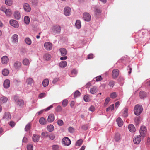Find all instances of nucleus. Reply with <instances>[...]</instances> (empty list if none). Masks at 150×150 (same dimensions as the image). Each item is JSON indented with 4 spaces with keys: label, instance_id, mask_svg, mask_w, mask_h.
<instances>
[{
    "label": "nucleus",
    "instance_id": "nucleus-1",
    "mask_svg": "<svg viewBox=\"0 0 150 150\" xmlns=\"http://www.w3.org/2000/svg\"><path fill=\"white\" fill-rule=\"evenodd\" d=\"M51 29L52 34L54 35H57L60 33L61 27L58 25H53Z\"/></svg>",
    "mask_w": 150,
    "mask_h": 150
},
{
    "label": "nucleus",
    "instance_id": "nucleus-2",
    "mask_svg": "<svg viewBox=\"0 0 150 150\" xmlns=\"http://www.w3.org/2000/svg\"><path fill=\"white\" fill-rule=\"evenodd\" d=\"M143 110V108L141 105H137L134 107V113L137 115H139L141 113Z\"/></svg>",
    "mask_w": 150,
    "mask_h": 150
},
{
    "label": "nucleus",
    "instance_id": "nucleus-3",
    "mask_svg": "<svg viewBox=\"0 0 150 150\" xmlns=\"http://www.w3.org/2000/svg\"><path fill=\"white\" fill-rule=\"evenodd\" d=\"M13 99L17 105L20 106H23V105L24 103L23 101L22 100L19 99L18 96H14Z\"/></svg>",
    "mask_w": 150,
    "mask_h": 150
},
{
    "label": "nucleus",
    "instance_id": "nucleus-4",
    "mask_svg": "<svg viewBox=\"0 0 150 150\" xmlns=\"http://www.w3.org/2000/svg\"><path fill=\"white\" fill-rule=\"evenodd\" d=\"M147 131L146 127L144 126H142L140 127V133L142 137H144Z\"/></svg>",
    "mask_w": 150,
    "mask_h": 150
},
{
    "label": "nucleus",
    "instance_id": "nucleus-5",
    "mask_svg": "<svg viewBox=\"0 0 150 150\" xmlns=\"http://www.w3.org/2000/svg\"><path fill=\"white\" fill-rule=\"evenodd\" d=\"M44 47L47 50H50L52 49V44L50 42H46L44 44Z\"/></svg>",
    "mask_w": 150,
    "mask_h": 150
},
{
    "label": "nucleus",
    "instance_id": "nucleus-6",
    "mask_svg": "<svg viewBox=\"0 0 150 150\" xmlns=\"http://www.w3.org/2000/svg\"><path fill=\"white\" fill-rule=\"evenodd\" d=\"M83 17L84 20L87 22H89L91 20V16L88 13L85 12L83 14Z\"/></svg>",
    "mask_w": 150,
    "mask_h": 150
},
{
    "label": "nucleus",
    "instance_id": "nucleus-7",
    "mask_svg": "<svg viewBox=\"0 0 150 150\" xmlns=\"http://www.w3.org/2000/svg\"><path fill=\"white\" fill-rule=\"evenodd\" d=\"M62 142L65 146H69L71 143L70 139L67 137H65L63 139Z\"/></svg>",
    "mask_w": 150,
    "mask_h": 150
},
{
    "label": "nucleus",
    "instance_id": "nucleus-8",
    "mask_svg": "<svg viewBox=\"0 0 150 150\" xmlns=\"http://www.w3.org/2000/svg\"><path fill=\"white\" fill-rule=\"evenodd\" d=\"M64 12L66 16H69L71 14V10L69 7L67 6L64 8Z\"/></svg>",
    "mask_w": 150,
    "mask_h": 150
},
{
    "label": "nucleus",
    "instance_id": "nucleus-9",
    "mask_svg": "<svg viewBox=\"0 0 150 150\" xmlns=\"http://www.w3.org/2000/svg\"><path fill=\"white\" fill-rule=\"evenodd\" d=\"M141 141V136L140 135H137L134 137L133 139L134 143L136 144H139Z\"/></svg>",
    "mask_w": 150,
    "mask_h": 150
},
{
    "label": "nucleus",
    "instance_id": "nucleus-10",
    "mask_svg": "<svg viewBox=\"0 0 150 150\" xmlns=\"http://www.w3.org/2000/svg\"><path fill=\"white\" fill-rule=\"evenodd\" d=\"M10 25L13 27L18 28L19 27V24L18 22L15 20H11L9 21Z\"/></svg>",
    "mask_w": 150,
    "mask_h": 150
},
{
    "label": "nucleus",
    "instance_id": "nucleus-11",
    "mask_svg": "<svg viewBox=\"0 0 150 150\" xmlns=\"http://www.w3.org/2000/svg\"><path fill=\"white\" fill-rule=\"evenodd\" d=\"M9 61V58L7 56H4L2 57L1 59V63L4 64H6Z\"/></svg>",
    "mask_w": 150,
    "mask_h": 150
},
{
    "label": "nucleus",
    "instance_id": "nucleus-12",
    "mask_svg": "<svg viewBox=\"0 0 150 150\" xmlns=\"http://www.w3.org/2000/svg\"><path fill=\"white\" fill-rule=\"evenodd\" d=\"M10 81L8 79L5 80L3 83L4 87L5 88H8L10 86Z\"/></svg>",
    "mask_w": 150,
    "mask_h": 150
},
{
    "label": "nucleus",
    "instance_id": "nucleus-13",
    "mask_svg": "<svg viewBox=\"0 0 150 150\" xmlns=\"http://www.w3.org/2000/svg\"><path fill=\"white\" fill-rule=\"evenodd\" d=\"M119 74V70L118 69H115L112 71V75L114 78L117 77L118 76Z\"/></svg>",
    "mask_w": 150,
    "mask_h": 150
},
{
    "label": "nucleus",
    "instance_id": "nucleus-14",
    "mask_svg": "<svg viewBox=\"0 0 150 150\" xmlns=\"http://www.w3.org/2000/svg\"><path fill=\"white\" fill-rule=\"evenodd\" d=\"M24 10L26 11L29 12L31 11V8L29 4L25 3L23 6Z\"/></svg>",
    "mask_w": 150,
    "mask_h": 150
},
{
    "label": "nucleus",
    "instance_id": "nucleus-15",
    "mask_svg": "<svg viewBox=\"0 0 150 150\" xmlns=\"http://www.w3.org/2000/svg\"><path fill=\"white\" fill-rule=\"evenodd\" d=\"M116 121L119 127H121L122 126L123 122L122 119L120 117H118L116 120Z\"/></svg>",
    "mask_w": 150,
    "mask_h": 150
},
{
    "label": "nucleus",
    "instance_id": "nucleus-16",
    "mask_svg": "<svg viewBox=\"0 0 150 150\" xmlns=\"http://www.w3.org/2000/svg\"><path fill=\"white\" fill-rule=\"evenodd\" d=\"M114 139L117 142L120 141L121 139V137L120 134L119 133H116Z\"/></svg>",
    "mask_w": 150,
    "mask_h": 150
},
{
    "label": "nucleus",
    "instance_id": "nucleus-17",
    "mask_svg": "<svg viewBox=\"0 0 150 150\" xmlns=\"http://www.w3.org/2000/svg\"><path fill=\"white\" fill-rule=\"evenodd\" d=\"M54 115L51 114L48 116L47 121L51 123L54 120Z\"/></svg>",
    "mask_w": 150,
    "mask_h": 150
},
{
    "label": "nucleus",
    "instance_id": "nucleus-18",
    "mask_svg": "<svg viewBox=\"0 0 150 150\" xmlns=\"http://www.w3.org/2000/svg\"><path fill=\"white\" fill-rule=\"evenodd\" d=\"M21 65V63L18 61H16L13 64V66L16 69H18L20 68Z\"/></svg>",
    "mask_w": 150,
    "mask_h": 150
},
{
    "label": "nucleus",
    "instance_id": "nucleus-19",
    "mask_svg": "<svg viewBox=\"0 0 150 150\" xmlns=\"http://www.w3.org/2000/svg\"><path fill=\"white\" fill-rule=\"evenodd\" d=\"M40 136L37 134H33L32 137V139L33 141L35 142H38L39 140Z\"/></svg>",
    "mask_w": 150,
    "mask_h": 150
},
{
    "label": "nucleus",
    "instance_id": "nucleus-20",
    "mask_svg": "<svg viewBox=\"0 0 150 150\" xmlns=\"http://www.w3.org/2000/svg\"><path fill=\"white\" fill-rule=\"evenodd\" d=\"M18 37L17 34H15L12 36V42L14 43L18 42Z\"/></svg>",
    "mask_w": 150,
    "mask_h": 150
},
{
    "label": "nucleus",
    "instance_id": "nucleus-21",
    "mask_svg": "<svg viewBox=\"0 0 150 150\" xmlns=\"http://www.w3.org/2000/svg\"><path fill=\"white\" fill-rule=\"evenodd\" d=\"M14 16L16 19L19 20L21 16L20 12L17 11H15L14 12Z\"/></svg>",
    "mask_w": 150,
    "mask_h": 150
},
{
    "label": "nucleus",
    "instance_id": "nucleus-22",
    "mask_svg": "<svg viewBox=\"0 0 150 150\" xmlns=\"http://www.w3.org/2000/svg\"><path fill=\"white\" fill-rule=\"evenodd\" d=\"M128 109L127 108H125L122 110V112L123 116L124 117H127L128 116Z\"/></svg>",
    "mask_w": 150,
    "mask_h": 150
},
{
    "label": "nucleus",
    "instance_id": "nucleus-23",
    "mask_svg": "<svg viewBox=\"0 0 150 150\" xmlns=\"http://www.w3.org/2000/svg\"><path fill=\"white\" fill-rule=\"evenodd\" d=\"M3 118L4 119H6L7 120H9L11 119V116L9 112H6L4 114Z\"/></svg>",
    "mask_w": 150,
    "mask_h": 150
},
{
    "label": "nucleus",
    "instance_id": "nucleus-24",
    "mask_svg": "<svg viewBox=\"0 0 150 150\" xmlns=\"http://www.w3.org/2000/svg\"><path fill=\"white\" fill-rule=\"evenodd\" d=\"M128 128L129 131L132 132H134L136 131L135 128L134 126L132 124H130L128 125Z\"/></svg>",
    "mask_w": 150,
    "mask_h": 150
},
{
    "label": "nucleus",
    "instance_id": "nucleus-25",
    "mask_svg": "<svg viewBox=\"0 0 150 150\" xmlns=\"http://www.w3.org/2000/svg\"><path fill=\"white\" fill-rule=\"evenodd\" d=\"M67 65V62L66 61H61L59 63V66L61 68H64Z\"/></svg>",
    "mask_w": 150,
    "mask_h": 150
},
{
    "label": "nucleus",
    "instance_id": "nucleus-26",
    "mask_svg": "<svg viewBox=\"0 0 150 150\" xmlns=\"http://www.w3.org/2000/svg\"><path fill=\"white\" fill-rule=\"evenodd\" d=\"M97 88L95 86H93L91 88L90 90V93L92 94H95L97 91Z\"/></svg>",
    "mask_w": 150,
    "mask_h": 150
},
{
    "label": "nucleus",
    "instance_id": "nucleus-27",
    "mask_svg": "<svg viewBox=\"0 0 150 150\" xmlns=\"http://www.w3.org/2000/svg\"><path fill=\"white\" fill-rule=\"evenodd\" d=\"M59 51L62 56H64L67 54V50L65 48H61L59 49Z\"/></svg>",
    "mask_w": 150,
    "mask_h": 150
},
{
    "label": "nucleus",
    "instance_id": "nucleus-28",
    "mask_svg": "<svg viewBox=\"0 0 150 150\" xmlns=\"http://www.w3.org/2000/svg\"><path fill=\"white\" fill-rule=\"evenodd\" d=\"M49 83V80L47 79H45L43 81L42 84L43 86L44 87L47 86Z\"/></svg>",
    "mask_w": 150,
    "mask_h": 150
},
{
    "label": "nucleus",
    "instance_id": "nucleus-29",
    "mask_svg": "<svg viewBox=\"0 0 150 150\" xmlns=\"http://www.w3.org/2000/svg\"><path fill=\"white\" fill-rule=\"evenodd\" d=\"M39 122L41 125H44L46 124V121L44 118L42 117L40 119Z\"/></svg>",
    "mask_w": 150,
    "mask_h": 150
},
{
    "label": "nucleus",
    "instance_id": "nucleus-30",
    "mask_svg": "<svg viewBox=\"0 0 150 150\" xmlns=\"http://www.w3.org/2000/svg\"><path fill=\"white\" fill-rule=\"evenodd\" d=\"M54 126L52 125H48L47 127V129L49 132H52L54 130Z\"/></svg>",
    "mask_w": 150,
    "mask_h": 150
},
{
    "label": "nucleus",
    "instance_id": "nucleus-31",
    "mask_svg": "<svg viewBox=\"0 0 150 150\" xmlns=\"http://www.w3.org/2000/svg\"><path fill=\"white\" fill-rule=\"evenodd\" d=\"M51 57L50 55L49 54H45L43 56V58L46 60H49L50 59Z\"/></svg>",
    "mask_w": 150,
    "mask_h": 150
},
{
    "label": "nucleus",
    "instance_id": "nucleus-32",
    "mask_svg": "<svg viewBox=\"0 0 150 150\" xmlns=\"http://www.w3.org/2000/svg\"><path fill=\"white\" fill-rule=\"evenodd\" d=\"M33 81V79L31 78H29L27 79L26 83L28 85H31Z\"/></svg>",
    "mask_w": 150,
    "mask_h": 150
},
{
    "label": "nucleus",
    "instance_id": "nucleus-33",
    "mask_svg": "<svg viewBox=\"0 0 150 150\" xmlns=\"http://www.w3.org/2000/svg\"><path fill=\"white\" fill-rule=\"evenodd\" d=\"M75 26L78 29H79L81 28V21L79 20H76Z\"/></svg>",
    "mask_w": 150,
    "mask_h": 150
},
{
    "label": "nucleus",
    "instance_id": "nucleus-34",
    "mask_svg": "<svg viewBox=\"0 0 150 150\" xmlns=\"http://www.w3.org/2000/svg\"><path fill=\"white\" fill-rule=\"evenodd\" d=\"M9 73V70L6 69H4L2 71V74L3 75L5 76H7L8 74Z\"/></svg>",
    "mask_w": 150,
    "mask_h": 150
},
{
    "label": "nucleus",
    "instance_id": "nucleus-35",
    "mask_svg": "<svg viewBox=\"0 0 150 150\" xmlns=\"http://www.w3.org/2000/svg\"><path fill=\"white\" fill-rule=\"evenodd\" d=\"M24 22L26 24L28 25L30 22V18L28 16H25L24 18Z\"/></svg>",
    "mask_w": 150,
    "mask_h": 150
},
{
    "label": "nucleus",
    "instance_id": "nucleus-36",
    "mask_svg": "<svg viewBox=\"0 0 150 150\" xmlns=\"http://www.w3.org/2000/svg\"><path fill=\"white\" fill-rule=\"evenodd\" d=\"M146 96V93L144 91H141L139 93V96L141 98H144Z\"/></svg>",
    "mask_w": 150,
    "mask_h": 150
},
{
    "label": "nucleus",
    "instance_id": "nucleus-37",
    "mask_svg": "<svg viewBox=\"0 0 150 150\" xmlns=\"http://www.w3.org/2000/svg\"><path fill=\"white\" fill-rule=\"evenodd\" d=\"M83 99L84 101L86 102H88L91 101V99L89 95H85L84 96Z\"/></svg>",
    "mask_w": 150,
    "mask_h": 150
},
{
    "label": "nucleus",
    "instance_id": "nucleus-38",
    "mask_svg": "<svg viewBox=\"0 0 150 150\" xmlns=\"http://www.w3.org/2000/svg\"><path fill=\"white\" fill-rule=\"evenodd\" d=\"M25 43L28 45H30L31 44L32 41L29 38H26L25 40Z\"/></svg>",
    "mask_w": 150,
    "mask_h": 150
},
{
    "label": "nucleus",
    "instance_id": "nucleus-39",
    "mask_svg": "<svg viewBox=\"0 0 150 150\" xmlns=\"http://www.w3.org/2000/svg\"><path fill=\"white\" fill-rule=\"evenodd\" d=\"M5 3L8 6H11L13 4V1L12 0H5Z\"/></svg>",
    "mask_w": 150,
    "mask_h": 150
},
{
    "label": "nucleus",
    "instance_id": "nucleus-40",
    "mask_svg": "<svg viewBox=\"0 0 150 150\" xmlns=\"http://www.w3.org/2000/svg\"><path fill=\"white\" fill-rule=\"evenodd\" d=\"M7 100V98L6 97L4 96H3L1 97L0 98L1 102L2 103H4L6 102Z\"/></svg>",
    "mask_w": 150,
    "mask_h": 150
},
{
    "label": "nucleus",
    "instance_id": "nucleus-41",
    "mask_svg": "<svg viewBox=\"0 0 150 150\" xmlns=\"http://www.w3.org/2000/svg\"><path fill=\"white\" fill-rule=\"evenodd\" d=\"M95 14L96 15H99L101 13L100 10L97 8H95L94 11Z\"/></svg>",
    "mask_w": 150,
    "mask_h": 150
},
{
    "label": "nucleus",
    "instance_id": "nucleus-42",
    "mask_svg": "<svg viewBox=\"0 0 150 150\" xmlns=\"http://www.w3.org/2000/svg\"><path fill=\"white\" fill-rule=\"evenodd\" d=\"M33 144H29L27 145V150H33Z\"/></svg>",
    "mask_w": 150,
    "mask_h": 150
},
{
    "label": "nucleus",
    "instance_id": "nucleus-43",
    "mask_svg": "<svg viewBox=\"0 0 150 150\" xmlns=\"http://www.w3.org/2000/svg\"><path fill=\"white\" fill-rule=\"evenodd\" d=\"M31 125L30 123H28L25 126V131H27L29 130L30 128Z\"/></svg>",
    "mask_w": 150,
    "mask_h": 150
},
{
    "label": "nucleus",
    "instance_id": "nucleus-44",
    "mask_svg": "<svg viewBox=\"0 0 150 150\" xmlns=\"http://www.w3.org/2000/svg\"><path fill=\"white\" fill-rule=\"evenodd\" d=\"M83 140L80 139L77 141L76 143V146H80L82 144Z\"/></svg>",
    "mask_w": 150,
    "mask_h": 150
},
{
    "label": "nucleus",
    "instance_id": "nucleus-45",
    "mask_svg": "<svg viewBox=\"0 0 150 150\" xmlns=\"http://www.w3.org/2000/svg\"><path fill=\"white\" fill-rule=\"evenodd\" d=\"M29 61L27 59L25 58L23 61V64L24 65H28L29 64Z\"/></svg>",
    "mask_w": 150,
    "mask_h": 150
},
{
    "label": "nucleus",
    "instance_id": "nucleus-46",
    "mask_svg": "<svg viewBox=\"0 0 150 150\" xmlns=\"http://www.w3.org/2000/svg\"><path fill=\"white\" fill-rule=\"evenodd\" d=\"M117 96V93L115 92H113L110 95V97L112 99L115 98Z\"/></svg>",
    "mask_w": 150,
    "mask_h": 150
},
{
    "label": "nucleus",
    "instance_id": "nucleus-47",
    "mask_svg": "<svg viewBox=\"0 0 150 150\" xmlns=\"http://www.w3.org/2000/svg\"><path fill=\"white\" fill-rule=\"evenodd\" d=\"M80 93L78 91L76 90L74 93V96L75 98H77L80 96Z\"/></svg>",
    "mask_w": 150,
    "mask_h": 150
},
{
    "label": "nucleus",
    "instance_id": "nucleus-48",
    "mask_svg": "<svg viewBox=\"0 0 150 150\" xmlns=\"http://www.w3.org/2000/svg\"><path fill=\"white\" fill-rule=\"evenodd\" d=\"M114 104H112L107 108L106 111H109L110 110L112 111L114 110Z\"/></svg>",
    "mask_w": 150,
    "mask_h": 150
},
{
    "label": "nucleus",
    "instance_id": "nucleus-49",
    "mask_svg": "<svg viewBox=\"0 0 150 150\" xmlns=\"http://www.w3.org/2000/svg\"><path fill=\"white\" fill-rule=\"evenodd\" d=\"M5 13L7 16H9L11 14V10L9 9H6Z\"/></svg>",
    "mask_w": 150,
    "mask_h": 150
},
{
    "label": "nucleus",
    "instance_id": "nucleus-50",
    "mask_svg": "<svg viewBox=\"0 0 150 150\" xmlns=\"http://www.w3.org/2000/svg\"><path fill=\"white\" fill-rule=\"evenodd\" d=\"M68 103L67 100V99H64L63 100L62 103V106L64 107H65L67 106L68 104Z\"/></svg>",
    "mask_w": 150,
    "mask_h": 150
},
{
    "label": "nucleus",
    "instance_id": "nucleus-51",
    "mask_svg": "<svg viewBox=\"0 0 150 150\" xmlns=\"http://www.w3.org/2000/svg\"><path fill=\"white\" fill-rule=\"evenodd\" d=\"M108 85L110 87H113L115 85V81L113 80L110 81L109 82Z\"/></svg>",
    "mask_w": 150,
    "mask_h": 150
},
{
    "label": "nucleus",
    "instance_id": "nucleus-52",
    "mask_svg": "<svg viewBox=\"0 0 150 150\" xmlns=\"http://www.w3.org/2000/svg\"><path fill=\"white\" fill-rule=\"evenodd\" d=\"M62 110V108L61 106L59 105L57 106L55 110L57 112H60Z\"/></svg>",
    "mask_w": 150,
    "mask_h": 150
},
{
    "label": "nucleus",
    "instance_id": "nucleus-53",
    "mask_svg": "<svg viewBox=\"0 0 150 150\" xmlns=\"http://www.w3.org/2000/svg\"><path fill=\"white\" fill-rule=\"evenodd\" d=\"M88 128V126L87 125H83L81 127V129L84 130H87Z\"/></svg>",
    "mask_w": 150,
    "mask_h": 150
},
{
    "label": "nucleus",
    "instance_id": "nucleus-54",
    "mask_svg": "<svg viewBox=\"0 0 150 150\" xmlns=\"http://www.w3.org/2000/svg\"><path fill=\"white\" fill-rule=\"evenodd\" d=\"M110 99L109 97H107L105 100V101L104 104V105H107L109 103V102L110 101Z\"/></svg>",
    "mask_w": 150,
    "mask_h": 150
},
{
    "label": "nucleus",
    "instance_id": "nucleus-55",
    "mask_svg": "<svg viewBox=\"0 0 150 150\" xmlns=\"http://www.w3.org/2000/svg\"><path fill=\"white\" fill-rule=\"evenodd\" d=\"M89 111L93 112L95 110V108L93 105H91L89 108Z\"/></svg>",
    "mask_w": 150,
    "mask_h": 150
},
{
    "label": "nucleus",
    "instance_id": "nucleus-56",
    "mask_svg": "<svg viewBox=\"0 0 150 150\" xmlns=\"http://www.w3.org/2000/svg\"><path fill=\"white\" fill-rule=\"evenodd\" d=\"M57 124L59 126H62L64 123L63 121L61 120H59L57 121Z\"/></svg>",
    "mask_w": 150,
    "mask_h": 150
},
{
    "label": "nucleus",
    "instance_id": "nucleus-57",
    "mask_svg": "<svg viewBox=\"0 0 150 150\" xmlns=\"http://www.w3.org/2000/svg\"><path fill=\"white\" fill-rule=\"evenodd\" d=\"M53 150H59V146L57 145H54L52 146Z\"/></svg>",
    "mask_w": 150,
    "mask_h": 150
},
{
    "label": "nucleus",
    "instance_id": "nucleus-58",
    "mask_svg": "<svg viewBox=\"0 0 150 150\" xmlns=\"http://www.w3.org/2000/svg\"><path fill=\"white\" fill-rule=\"evenodd\" d=\"M46 94L45 93H42L39 95V97L40 98H42L44 97H45Z\"/></svg>",
    "mask_w": 150,
    "mask_h": 150
},
{
    "label": "nucleus",
    "instance_id": "nucleus-59",
    "mask_svg": "<svg viewBox=\"0 0 150 150\" xmlns=\"http://www.w3.org/2000/svg\"><path fill=\"white\" fill-rule=\"evenodd\" d=\"M31 2L35 5H37L38 3V0H31Z\"/></svg>",
    "mask_w": 150,
    "mask_h": 150
},
{
    "label": "nucleus",
    "instance_id": "nucleus-60",
    "mask_svg": "<svg viewBox=\"0 0 150 150\" xmlns=\"http://www.w3.org/2000/svg\"><path fill=\"white\" fill-rule=\"evenodd\" d=\"M48 137L51 140H53L55 138L54 135L53 134H51L49 135Z\"/></svg>",
    "mask_w": 150,
    "mask_h": 150
},
{
    "label": "nucleus",
    "instance_id": "nucleus-61",
    "mask_svg": "<svg viewBox=\"0 0 150 150\" xmlns=\"http://www.w3.org/2000/svg\"><path fill=\"white\" fill-rule=\"evenodd\" d=\"M140 121L139 119L138 118H136L134 120V121L136 125H137L139 123Z\"/></svg>",
    "mask_w": 150,
    "mask_h": 150
},
{
    "label": "nucleus",
    "instance_id": "nucleus-62",
    "mask_svg": "<svg viewBox=\"0 0 150 150\" xmlns=\"http://www.w3.org/2000/svg\"><path fill=\"white\" fill-rule=\"evenodd\" d=\"M94 79H95L96 81H98L101 80L102 79V78L100 76H97L96 77V78H94Z\"/></svg>",
    "mask_w": 150,
    "mask_h": 150
},
{
    "label": "nucleus",
    "instance_id": "nucleus-63",
    "mask_svg": "<svg viewBox=\"0 0 150 150\" xmlns=\"http://www.w3.org/2000/svg\"><path fill=\"white\" fill-rule=\"evenodd\" d=\"M74 129L72 127H69L68 128V130L69 132L71 133L73 132L74 131Z\"/></svg>",
    "mask_w": 150,
    "mask_h": 150
},
{
    "label": "nucleus",
    "instance_id": "nucleus-64",
    "mask_svg": "<svg viewBox=\"0 0 150 150\" xmlns=\"http://www.w3.org/2000/svg\"><path fill=\"white\" fill-rule=\"evenodd\" d=\"M93 58V55L92 54H90L88 56V59H92Z\"/></svg>",
    "mask_w": 150,
    "mask_h": 150
}]
</instances>
